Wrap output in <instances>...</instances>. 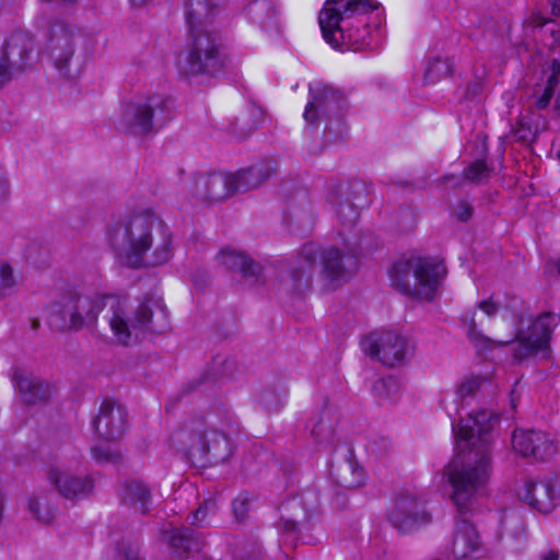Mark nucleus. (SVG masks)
Returning <instances> with one entry per match:
<instances>
[{
	"mask_svg": "<svg viewBox=\"0 0 560 560\" xmlns=\"http://www.w3.org/2000/svg\"><path fill=\"white\" fill-rule=\"evenodd\" d=\"M318 257L322 258V277L328 289H335L348 281L358 267L353 249L343 253L335 246L322 249L317 244L307 243L300 249L290 271L291 289L294 293L302 294L310 289Z\"/></svg>",
	"mask_w": 560,
	"mask_h": 560,
	"instance_id": "5",
	"label": "nucleus"
},
{
	"mask_svg": "<svg viewBox=\"0 0 560 560\" xmlns=\"http://www.w3.org/2000/svg\"><path fill=\"white\" fill-rule=\"evenodd\" d=\"M550 4L552 13L560 16V0H550Z\"/></svg>",
	"mask_w": 560,
	"mask_h": 560,
	"instance_id": "47",
	"label": "nucleus"
},
{
	"mask_svg": "<svg viewBox=\"0 0 560 560\" xmlns=\"http://www.w3.org/2000/svg\"><path fill=\"white\" fill-rule=\"evenodd\" d=\"M528 26L534 32H538L541 35V40L549 49L560 52V28H558L551 21L545 19L539 13H534L527 20ZM537 37V34L534 33Z\"/></svg>",
	"mask_w": 560,
	"mask_h": 560,
	"instance_id": "27",
	"label": "nucleus"
},
{
	"mask_svg": "<svg viewBox=\"0 0 560 560\" xmlns=\"http://www.w3.org/2000/svg\"><path fill=\"white\" fill-rule=\"evenodd\" d=\"M559 79H560L559 74L550 73V75L547 79V83L544 88H550L551 91H555V88L559 83Z\"/></svg>",
	"mask_w": 560,
	"mask_h": 560,
	"instance_id": "44",
	"label": "nucleus"
},
{
	"mask_svg": "<svg viewBox=\"0 0 560 560\" xmlns=\"http://www.w3.org/2000/svg\"><path fill=\"white\" fill-rule=\"evenodd\" d=\"M363 351L383 364L394 366L401 363L408 352V340L395 332H373L361 341Z\"/></svg>",
	"mask_w": 560,
	"mask_h": 560,
	"instance_id": "15",
	"label": "nucleus"
},
{
	"mask_svg": "<svg viewBox=\"0 0 560 560\" xmlns=\"http://www.w3.org/2000/svg\"><path fill=\"white\" fill-rule=\"evenodd\" d=\"M125 560H142V559L137 552H129L126 555Z\"/></svg>",
	"mask_w": 560,
	"mask_h": 560,
	"instance_id": "50",
	"label": "nucleus"
},
{
	"mask_svg": "<svg viewBox=\"0 0 560 560\" xmlns=\"http://www.w3.org/2000/svg\"><path fill=\"white\" fill-rule=\"evenodd\" d=\"M252 498L248 493H240L233 501L232 508L234 516L237 521L242 522L246 518L250 509Z\"/></svg>",
	"mask_w": 560,
	"mask_h": 560,
	"instance_id": "35",
	"label": "nucleus"
},
{
	"mask_svg": "<svg viewBox=\"0 0 560 560\" xmlns=\"http://www.w3.org/2000/svg\"><path fill=\"white\" fill-rule=\"evenodd\" d=\"M388 521L399 533L406 534L430 523L431 516L418 497L404 493L396 500Z\"/></svg>",
	"mask_w": 560,
	"mask_h": 560,
	"instance_id": "16",
	"label": "nucleus"
},
{
	"mask_svg": "<svg viewBox=\"0 0 560 560\" xmlns=\"http://www.w3.org/2000/svg\"><path fill=\"white\" fill-rule=\"evenodd\" d=\"M275 172L276 168L271 164H261L233 174H201L194 179L192 192L198 199L223 201L235 194L259 187Z\"/></svg>",
	"mask_w": 560,
	"mask_h": 560,
	"instance_id": "7",
	"label": "nucleus"
},
{
	"mask_svg": "<svg viewBox=\"0 0 560 560\" xmlns=\"http://www.w3.org/2000/svg\"><path fill=\"white\" fill-rule=\"evenodd\" d=\"M92 457L97 463H116L120 455L116 451H112L107 445H96L91 448Z\"/></svg>",
	"mask_w": 560,
	"mask_h": 560,
	"instance_id": "36",
	"label": "nucleus"
},
{
	"mask_svg": "<svg viewBox=\"0 0 560 560\" xmlns=\"http://www.w3.org/2000/svg\"><path fill=\"white\" fill-rule=\"evenodd\" d=\"M550 71H551V73L560 75V61L559 60L553 59L551 61Z\"/></svg>",
	"mask_w": 560,
	"mask_h": 560,
	"instance_id": "48",
	"label": "nucleus"
},
{
	"mask_svg": "<svg viewBox=\"0 0 560 560\" xmlns=\"http://www.w3.org/2000/svg\"><path fill=\"white\" fill-rule=\"evenodd\" d=\"M260 399H261V402H262L266 407H268V408L270 407V406H269V404H268V400H267V395L261 396V398H260Z\"/></svg>",
	"mask_w": 560,
	"mask_h": 560,
	"instance_id": "52",
	"label": "nucleus"
},
{
	"mask_svg": "<svg viewBox=\"0 0 560 560\" xmlns=\"http://www.w3.org/2000/svg\"><path fill=\"white\" fill-rule=\"evenodd\" d=\"M310 96L303 114L308 124H316L320 117L337 116L342 108L343 98L332 86L312 83L310 84Z\"/></svg>",
	"mask_w": 560,
	"mask_h": 560,
	"instance_id": "18",
	"label": "nucleus"
},
{
	"mask_svg": "<svg viewBox=\"0 0 560 560\" xmlns=\"http://www.w3.org/2000/svg\"><path fill=\"white\" fill-rule=\"evenodd\" d=\"M512 445L514 451L523 457H533L538 460H546L555 453L552 440L539 430H515Z\"/></svg>",
	"mask_w": 560,
	"mask_h": 560,
	"instance_id": "20",
	"label": "nucleus"
},
{
	"mask_svg": "<svg viewBox=\"0 0 560 560\" xmlns=\"http://www.w3.org/2000/svg\"><path fill=\"white\" fill-rule=\"evenodd\" d=\"M174 101L161 93L137 97L121 109L116 122L126 135L143 137L163 128L173 117Z\"/></svg>",
	"mask_w": 560,
	"mask_h": 560,
	"instance_id": "8",
	"label": "nucleus"
},
{
	"mask_svg": "<svg viewBox=\"0 0 560 560\" xmlns=\"http://www.w3.org/2000/svg\"><path fill=\"white\" fill-rule=\"evenodd\" d=\"M479 308L487 315V316H493L497 314L499 307L498 304L494 303L492 300L482 301L479 303Z\"/></svg>",
	"mask_w": 560,
	"mask_h": 560,
	"instance_id": "42",
	"label": "nucleus"
},
{
	"mask_svg": "<svg viewBox=\"0 0 560 560\" xmlns=\"http://www.w3.org/2000/svg\"><path fill=\"white\" fill-rule=\"evenodd\" d=\"M346 472L352 471L353 475L358 477V479H349L347 476L342 475L340 476V485L345 488H357L360 487L363 483V471L362 469H353L351 465H347L345 467Z\"/></svg>",
	"mask_w": 560,
	"mask_h": 560,
	"instance_id": "37",
	"label": "nucleus"
},
{
	"mask_svg": "<svg viewBox=\"0 0 560 560\" xmlns=\"http://www.w3.org/2000/svg\"><path fill=\"white\" fill-rule=\"evenodd\" d=\"M472 206L466 200H459L453 209L454 217L462 222H467L472 215Z\"/></svg>",
	"mask_w": 560,
	"mask_h": 560,
	"instance_id": "38",
	"label": "nucleus"
},
{
	"mask_svg": "<svg viewBox=\"0 0 560 560\" xmlns=\"http://www.w3.org/2000/svg\"><path fill=\"white\" fill-rule=\"evenodd\" d=\"M174 447L192 462L218 464L233 453L226 433L211 427L203 418H192L171 435Z\"/></svg>",
	"mask_w": 560,
	"mask_h": 560,
	"instance_id": "6",
	"label": "nucleus"
},
{
	"mask_svg": "<svg viewBox=\"0 0 560 560\" xmlns=\"http://www.w3.org/2000/svg\"><path fill=\"white\" fill-rule=\"evenodd\" d=\"M223 0H187L184 15L189 34L214 32L211 26Z\"/></svg>",
	"mask_w": 560,
	"mask_h": 560,
	"instance_id": "22",
	"label": "nucleus"
},
{
	"mask_svg": "<svg viewBox=\"0 0 560 560\" xmlns=\"http://www.w3.org/2000/svg\"><path fill=\"white\" fill-rule=\"evenodd\" d=\"M373 390L378 397L393 400L399 390V384L395 377L388 376L376 381Z\"/></svg>",
	"mask_w": 560,
	"mask_h": 560,
	"instance_id": "33",
	"label": "nucleus"
},
{
	"mask_svg": "<svg viewBox=\"0 0 560 560\" xmlns=\"http://www.w3.org/2000/svg\"><path fill=\"white\" fill-rule=\"evenodd\" d=\"M513 521H515V523H517V524H521V521L516 517V515H515L514 513H510V514L505 513V514L501 517V520H500V526H501V528H502V529H505V528H506V526H508V523H509V522H513Z\"/></svg>",
	"mask_w": 560,
	"mask_h": 560,
	"instance_id": "43",
	"label": "nucleus"
},
{
	"mask_svg": "<svg viewBox=\"0 0 560 560\" xmlns=\"http://www.w3.org/2000/svg\"><path fill=\"white\" fill-rule=\"evenodd\" d=\"M492 416L480 410L452 422L457 447L469 448L465 462L453 460L445 467V475L453 489L452 501L464 516L472 512L479 497L486 493L491 478L490 444L492 441Z\"/></svg>",
	"mask_w": 560,
	"mask_h": 560,
	"instance_id": "2",
	"label": "nucleus"
},
{
	"mask_svg": "<svg viewBox=\"0 0 560 560\" xmlns=\"http://www.w3.org/2000/svg\"><path fill=\"white\" fill-rule=\"evenodd\" d=\"M552 96L553 91L550 88H542L541 94L536 96L535 106L538 109H545L550 104Z\"/></svg>",
	"mask_w": 560,
	"mask_h": 560,
	"instance_id": "39",
	"label": "nucleus"
},
{
	"mask_svg": "<svg viewBox=\"0 0 560 560\" xmlns=\"http://www.w3.org/2000/svg\"><path fill=\"white\" fill-rule=\"evenodd\" d=\"M13 382L22 400L27 405L44 402L52 395V386L32 373L16 370L13 374Z\"/></svg>",
	"mask_w": 560,
	"mask_h": 560,
	"instance_id": "23",
	"label": "nucleus"
},
{
	"mask_svg": "<svg viewBox=\"0 0 560 560\" xmlns=\"http://www.w3.org/2000/svg\"><path fill=\"white\" fill-rule=\"evenodd\" d=\"M106 235L116 258L132 269L164 265L173 256V234L161 215L150 208L114 220Z\"/></svg>",
	"mask_w": 560,
	"mask_h": 560,
	"instance_id": "3",
	"label": "nucleus"
},
{
	"mask_svg": "<svg viewBox=\"0 0 560 560\" xmlns=\"http://www.w3.org/2000/svg\"><path fill=\"white\" fill-rule=\"evenodd\" d=\"M332 202L340 224L346 229L353 228L359 219V207L348 199L335 200Z\"/></svg>",
	"mask_w": 560,
	"mask_h": 560,
	"instance_id": "30",
	"label": "nucleus"
},
{
	"mask_svg": "<svg viewBox=\"0 0 560 560\" xmlns=\"http://www.w3.org/2000/svg\"><path fill=\"white\" fill-rule=\"evenodd\" d=\"M25 509L38 522L50 523L54 520V510L46 504L44 493H31L25 500Z\"/></svg>",
	"mask_w": 560,
	"mask_h": 560,
	"instance_id": "28",
	"label": "nucleus"
},
{
	"mask_svg": "<svg viewBox=\"0 0 560 560\" xmlns=\"http://www.w3.org/2000/svg\"><path fill=\"white\" fill-rule=\"evenodd\" d=\"M82 32L63 20H55L49 24L48 35L43 54L56 70L66 78H72V65L75 59L78 40Z\"/></svg>",
	"mask_w": 560,
	"mask_h": 560,
	"instance_id": "11",
	"label": "nucleus"
},
{
	"mask_svg": "<svg viewBox=\"0 0 560 560\" xmlns=\"http://www.w3.org/2000/svg\"><path fill=\"white\" fill-rule=\"evenodd\" d=\"M171 546L177 551L189 552L196 545L190 528L174 529L168 537Z\"/></svg>",
	"mask_w": 560,
	"mask_h": 560,
	"instance_id": "32",
	"label": "nucleus"
},
{
	"mask_svg": "<svg viewBox=\"0 0 560 560\" xmlns=\"http://www.w3.org/2000/svg\"><path fill=\"white\" fill-rule=\"evenodd\" d=\"M453 72V62L450 58L436 56L428 60L424 70V81L434 84L441 79L447 78Z\"/></svg>",
	"mask_w": 560,
	"mask_h": 560,
	"instance_id": "29",
	"label": "nucleus"
},
{
	"mask_svg": "<svg viewBox=\"0 0 560 560\" xmlns=\"http://www.w3.org/2000/svg\"><path fill=\"white\" fill-rule=\"evenodd\" d=\"M556 108L560 112V93L558 94L556 98Z\"/></svg>",
	"mask_w": 560,
	"mask_h": 560,
	"instance_id": "53",
	"label": "nucleus"
},
{
	"mask_svg": "<svg viewBox=\"0 0 560 560\" xmlns=\"http://www.w3.org/2000/svg\"><path fill=\"white\" fill-rule=\"evenodd\" d=\"M284 528L288 532H295L296 524L294 522L288 521V522L284 523Z\"/></svg>",
	"mask_w": 560,
	"mask_h": 560,
	"instance_id": "49",
	"label": "nucleus"
},
{
	"mask_svg": "<svg viewBox=\"0 0 560 560\" xmlns=\"http://www.w3.org/2000/svg\"><path fill=\"white\" fill-rule=\"evenodd\" d=\"M217 260L228 270L238 272L244 278L258 277L261 267L244 252L224 247L217 254Z\"/></svg>",
	"mask_w": 560,
	"mask_h": 560,
	"instance_id": "24",
	"label": "nucleus"
},
{
	"mask_svg": "<svg viewBox=\"0 0 560 560\" xmlns=\"http://www.w3.org/2000/svg\"><path fill=\"white\" fill-rule=\"evenodd\" d=\"M47 478L50 485L67 500L84 499L93 490V480L80 470V463L74 465L55 464L49 468Z\"/></svg>",
	"mask_w": 560,
	"mask_h": 560,
	"instance_id": "14",
	"label": "nucleus"
},
{
	"mask_svg": "<svg viewBox=\"0 0 560 560\" xmlns=\"http://www.w3.org/2000/svg\"><path fill=\"white\" fill-rule=\"evenodd\" d=\"M520 495L532 509L547 514L560 504V482L551 478L527 480Z\"/></svg>",
	"mask_w": 560,
	"mask_h": 560,
	"instance_id": "19",
	"label": "nucleus"
},
{
	"mask_svg": "<svg viewBox=\"0 0 560 560\" xmlns=\"http://www.w3.org/2000/svg\"><path fill=\"white\" fill-rule=\"evenodd\" d=\"M190 37L191 47L178 61L180 73L196 77L218 72L223 66V57L215 33L190 34Z\"/></svg>",
	"mask_w": 560,
	"mask_h": 560,
	"instance_id": "12",
	"label": "nucleus"
},
{
	"mask_svg": "<svg viewBox=\"0 0 560 560\" xmlns=\"http://www.w3.org/2000/svg\"><path fill=\"white\" fill-rule=\"evenodd\" d=\"M446 550L454 560L478 559L485 553L483 542L476 526L466 518L456 521Z\"/></svg>",
	"mask_w": 560,
	"mask_h": 560,
	"instance_id": "17",
	"label": "nucleus"
},
{
	"mask_svg": "<svg viewBox=\"0 0 560 560\" xmlns=\"http://www.w3.org/2000/svg\"><path fill=\"white\" fill-rule=\"evenodd\" d=\"M105 307L115 339L125 346L137 342L147 331L161 334L168 328L166 307L159 301L141 303L131 312L126 298L78 290L66 292L50 305L48 322L57 330L78 331L94 325Z\"/></svg>",
	"mask_w": 560,
	"mask_h": 560,
	"instance_id": "1",
	"label": "nucleus"
},
{
	"mask_svg": "<svg viewBox=\"0 0 560 560\" xmlns=\"http://www.w3.org/2000/svg\"><path fill=\"white\" fill-rule=\"evenodd\" d=\"M492 172L493 168L485 160H477L464 170L463 177L470 183L482 184L491 177Z\"/></svg>",
	"mask_w": 560,
	"mask_h": 560,
	"instance_id": "31",
	"label": "nucleus"
},
{
	"mask_svg": "<svg viewBox=\"0 0 560 560\" xmlns=\"http://www.w3.org/2000/svg\"><path fill=\"white\" fill-rule=\"evenodd\" d=\"M486 380L481 376H469L464 378L452 395V400L447 398L442 400V407L445 409L450 418L460 416V410L468 405V399L481 388Z\"/></svg>",
	"mask_w": 560,
	"mask_h": 560,
	"instance_id": "25",
	"label": "nucleus"
},
{
	"mask_svg": "<svg viewBox=\"0 0 560 560\" xmlns=\"http://www.w3.org/2000/svg\"><path fill=\"white\" fill-rule=\"evenodd\" d=\"M560 555L558 551L550 550L541 556V560H559Z\"/></svg>",
	"mask_w": 560,
	"mask_h": 560,
	"instance_id": "46",
	"label": "nucleus"
},
{
	"mask_svg": "<svg viewBox=\"0 0 560 560\" xmlns=\"http://www.w3.org/2000/svg\"><path fill=\"white\" fill-rule=\"evenodd\" d=\"M16 285L12 267L8 262H0V298L11 294Z\"/></svg>",
	"mask_w": 560,
	"mask_h": 560,
	"instance_id": "34",
	"label": "nucleus"
},
{
	"mask_svg": "<svg viewBox=\"0 0 560 560\" xmlns=\"http://www.w3.org/2000/svg\"><path fill=\"white\" fill-rule=\"evenodd\" d=\"M445 273L442 264L429 258L415 257L395 262L390 270V280L402 294L432 301Z\"/></svg>",
	"mask_w": 560,
	"mask_h": 560,
	"instance_id": "9",
	"label": "nucleus"
},
{
	"mask_svg": "<svg viewBox=\"0 0 560 560\" xmlns=\"http://www.w3.org/2000/svg\"><path fill=\"white\" fill-rule=\"evenodd\" d=\"M126 408L113 400H104L93 422L97 435L104 440H116L126 431Z\"/></svg>",
	"mask_w": 560,
	"mask_h": 560,
	"instance_id": "21",
	"label": "nucleus"
},
{
	"mask_svg": "<svg viewBox=\"0 0 560 560\" xmlns=\"http://www.w3.org/2000/svg\"><path fill=\"white\" fill-rule=\"evenodd\" d=\"M559 316L553 313H544L535 320L525 319L520 316L514 324V338L509 341H493L485 338L489 347L509 345L516 341L517 345L514 349V359L523 360L542 352L545 355L549 351V343L551 340L552 331L559 324Z\"/></svg>",
	"mask_w": 560,
	"mask_h": 560,
	"instance_id": "10",
	"label": "nucleus"
},
{
	"mask_svg": "<svg viewBox=\"0 0 560 560\" xmlns=\"http://www.w3.org/2000/svg\"><path fill=\"white\" fill-rule=\"evenodd\" d=\"M557 156H558V159L560 160V142H559V147H558V149H557Z\"/></svg>",
	"mask_w": 560,
	"mask_h": 560,
	"instance_id": "54",
	"label": "nucleus"
},
{
	"mask_svg": "<svg viewBox=\"0 0 560 560\" xmlns=\"http://www.w3.org/2000/svg\"><path fill=\"white\" fill-rule=\"evenodd\" d=\"M463 320L469 325V334H474L475 331V327H476V323H475V314H471V315H465L463 317Z\"/></svg>",
	"mask_w": 560,
	"mask_h": 560,
	"instance_id": "45",
	"label": "nucleus"
},
{
	"mask_svg": "<svg viewBox=\"0 0 560 560\" xmlns=\"http://www.w3.org/2000/svg\"><path fill=\"white\" fill-rule=\"evenodd\" d=\"M212 508H213V503H212V502H210V501H209V502H205V503H202V504H201V505H200V506L195 511V513H194V515H192V524H194V525H197V524L201 523V522L205 520V517H206V515H207L208 511H209L210 509H212Z\"/></svg>",
	"mask_w": 560,
	"mask_h": 560,
	"instance_id": "41",
	"label": "nucleus"
},
{
	"mask_svg": "<svg viewBox=\"0 0 560 560\" xmlns=\"http://www.w3.org/2000/svg\"><path fill=\"white\" fill-rule=\"evenodd\" d=\"M212 508H213V503H212V502H210V501H209V502H205V503H202V504H201V505H200V506L195 511V513H194V515H192V524H194V525H197V524L201 523V522L205 520V517H206V515H207L208 511H209L210 509H212Z\"/></svg>",
	"mask_w": 560,
	"mask_h": 560,
	"instance_id": "40",
	"label": "nucleus"
},
{
	"mask_svg": "<svg viewBox=\"0 0 560 560\" xmlns=\"http://www.w3.org/2000/svg\"><path fill=\"white\" fill-rule=\"evenodd\" d=\"M374 9L370 0H327L318 16L324 39L334 48L370 47L371 30L364 14Z\"/></svg>",
	"mask_w": 560,
	"mask_h": 560,
	"instance_id": "4",
	"label": "nucleus"
},
{
	"mask_svg": "<svg viewBox=\"0 0 560 560\" xmlns=\"http://www.w3.org/2000/svg\"><path fill=\"white\" fill-rule=\"evenodd\" d=\"M121 502L132 509L136 513L145 514L151 503V491L141 481L132 480L126 482L120 491Z\"/></svg>",
	"mask_w": 560,
	"mask_h": 560,
	"instance_id": "26",
	"label": "nucleus"
},
{
	"mask_svg": "<svg viewBox=\"0 0 560 560\" xmlns=\"http://www.w3.org/2000/svg\"><path fill=\"white\" fill-rule=\"evenodd\" d=\"M35 44L22 31L12 33L0 48V88L33 65Z\"/></svg>",
	"mask_w": 560,
	"mask_h": 560,
	"instance_id": "13",
	"label": "nucleus"
},
{
	"mask_svg": "<svg viewBox=\"0 0 560 560\" xmlns=\"http://www.w3.org/2000/svg\"><path fill=\"white\" fill-rule=\"evenodd\" d=\"M133 5H142L147 3L149 0H130Z\"/></svg>",
	"mask_w": 560,
	"mask_h": 560,
	"instance_id": "51",
	"label": "nucleus"
}]
</instances>
